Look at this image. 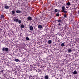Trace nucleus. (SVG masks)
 <instances>
[{
    "instance_id": "1a4fd4ad",
    "label": "nucleus",
    "mask_w": 79,
    "mask_h": 79,
    "mask_svg": "<svg viewBox=\"0 0 79 79\" xmlns=\"http://www.w3.org/2000/svg\"><path fill=\"white\" fill-rule=\"evenodd\" d=\"M52 43V40H49L48 41V44H50Z\"/></svg>"
},
{
    "instance_id": "4468645a",
    "label": "nucleus",
    "mask_w": 79,
    "mask_h": 79,
    "mask_svg": "<svg viewBox=\"0 0 79 79\" xmlns=\"http://www.w3.org/2000/svg\"><path fill=\"white\" fill-rule=\"evenodd\" d=\"M15 61H16V62H18V61H19V59H15Z\"/></svg>"
},
{
    "instance_id": "412c9836",
    "label": "nucleus",
    "mask_w": 79,
    "mask_h": 79,
    "mask_svg": "<svg viewBox=\"0 0 79 79\" xmlns=\"http://www.w3.org/2000/svg\"><path fill=\"white\" fill-rule=\"evenodd\" d=\"M55 12H57V11H58V9H55Z\"/></svg>"
},
{
    "instance_id": "dca6fc26",
    "label": "nucleus",
    "mask_w": 79,
    "mask_h": 79,
    "mask_svg": "<svg viewBox=\"0 0 79 79\" xmlns=\"http://www.w3.org/2000/svg\"><path fill=\"white\" fill-rule=\"evenodd\" d=\"M12 15H13L15 13V11L14 10H13L12 11Z\"/></svg>"
},
{
    "instance_id": "aec40b11",
    "label": "nucleus",
    "mask_w": 79,
    "mask_h": 79,
    "mask_svg": "<svg viewBox=\"0 0 79 79\" xmlns=\"http://www.w3.org/2000/svg\"><path fill=\"white\" fill-rule=\"evenodd\" d=\"M57 21H58V23H60L61 21V20H57Z\"/></svg>"
},
{
    "instance_id": "a211bd4d",
    "label": "nucleus",
    "mask_w": 79,
    "mask_h": 79,
    "mask_svg": "<svg viewBox=\"0 0 79 79\" xmlns=\"http://www.w3.org/2000/svg\"><path fill=\"white\" fill-rule=\"evenodd\" d=\"M61 46L62 47H64V43H62L61 45Z\"/></svg>"
},
{
    "instance_id": "cd10ccee",
    "label": "nucleus",
    "mask_w": 79,
    "mask_h": 79,
    "mask_svg": "<svg viewBox=\"0 0 79 79\" xmlns=\"http://www.w3.org/2000/svg\"><path fill=\"white\" fill-rule=\"evenodd\" d=\"M78 13L79 14V10L78 11Z\"/></svg>"
},
{
    "instance_id": "ddd939ff",
    "label": "nucleus",
    "mask_w": 79,
    "mask_h": 79,
    "mask_svg": "<svg viewBox=\"0 0 79 79\" xmlns=\"http://www.w3.org/2000/svg\"><path fill=\"white\" fill-rule=\"evenodd\" d=\"M16 13H21V11L20 10H17L16 11Z\"/></svg>"
},
{
    "instance_id": "f8f14e48",
    "label": "nucleus",
    "mask_w": 79,
    "mask_h": 79,
    "mask_svg": "<svg viewBox=\"0 0 79 79\" xmlns=\"http://www.w3.org/2000/svg\"><path fill=\"white\" fill-rule=\"evenodd\" d=\"M68 52L69 53H71V49H69L68 50Z\"/></svg>"
},
{
    "instance_id": "f3484780",
    "label": "nucleus",
    "mask_w": 79,
    "mask_h": 79,
    "mask_svg": "<svg viewBox=\"0 0 79 79\" xmlns=\"http://www.w3.org/2000/svg\"><path fill=\"white\" fill-rule=\"evenodd\" d=\"M26 40H29V38L28 37H26Z\"/></svg>"
},
{
    "instance_id": "9d476101",
    "label": "nucleus",
    "mask_w": 79,
    "mask_h": 79,
    "mask_svg": "<svg viewBox=\"0 0 79 79\" xmlns=\"http://www.w3.org/2000/svg\"><path fill=\"white\" fill-rule=\"evenodd\" d=\"M77 73V71H75L73 72V74H76Z\"/></svg>"
},
{
    "instance_id": "bb28decb",
    "label": "nucleus",
    "mask_w": 79,
    "mask_h": 79,
    "mask_svg": "<svg viewBox=\"0 0 79 79\" xmlns=\"http://www.w3.org/2000/svg\"><path fill=\"white\" fill-rule=\"evenodd\" d=\"M66 8H68V6H66Z\"/></svg>"
},
{
    "instance_id": "c85d7f7f",
    "label": "nucleus",
    "mask_w": 79,
    "mask_h": 79,
    "mask_svg": "<svg viewBox=\"0 0 79 79\" xmlns=\"http://www.w3.org/2000/svg\"><path fill=\"white\" fill-rule=\"evenodd\" d=\"M3 70H2V71H1V72H3Z\"/></svg>"
},
{
    "instance_id": "6e6552de",
    "label": "nucleus",
    "mask_w": 79,
    "mask_h": 79,
    "mask_svg": "<svg viewBox=\"0 0 79 79\" xmlns=\"http://www.w3.org/2000/svg\"><path fill=\"white\" fill-rule=\"evenodd\" d=\"M14 21H16V22H18V19H16V18H14Z\"/></svg>"
},
{
    "instance_id": "423d86ee",
    "label": "nucleus",
    "mask_w": 79,
    "mask_h": 79,
    "mask_svg": "<svg viewBox=\"0 0 79 79\" xmlns=\"http://www.w3.org/2000/svg\"><path fill=\"white\" fill-rule=\"evenodd\" d=\"M30 29L31 31H32L33 30V27L32 26H31L30 27Z\"/></svg>"
},
{
    "instance_id": "4be33fe9",
    "label": "nucleus",
    "mask_w": 79,
    "mask_h": 79,
    "mask_svg": "<svg viewBox=\"0 0 79 79\" xmlns=\"http://www.w3.org/2000/svg\"><path fill=\"white\" fill-rule=\"evenodd\" d=\"M64 18H66V14H64Z\"/></svg>"
},
{
    "instance_id": "9b49d317",
    "label": "nucleus",
    "mask_w": 79,
    "mask_h": 79,
    "mask_svg": "<svg viewBox=\"0 0 79 79\" xmlns=\"http://www.w3.org/2000/svg\"><path fill=\"white\" fill-rule=\"evenodd\" d=\"M44 77L45 79H48V76H45Z\"/></svg>"
},
{
    "instance_id": "6ab92c4d",
    "label": "nucleus",
    "mask_w": 79,
    "mask_h": 79,
    "mask_svg": "<svg viewBox=\"0 0 79 79\" xmlns=\"http://www.w3.org/2000/svg\"><path fill=\"white\" fill-rule=\"evenodd\" d=\"M21 27L22 28H24V25H21Z\"/></svg>"
},
{
    "instance_id": "b1692460",
    "label": "nucleus",
    "mask_w": 79,
    "mask_h": 79,
    "mask_svg": "<svg viewBox=\"0 0 79 79\" xmlns=\"http://www.w3.org/2000/svg\"><path fill=\"white\" fill-rule=\"evenodd\" d=\"M1 18H4V16H3V15H1Z\"/></svg>"
},
{
    "instance_id": "5701e85b",
    "label": "nucleus",
    "mask_w": 79,
    "mask_h": 79,
    "mask_svg": "<svg viewBox=\"0 0 79 79\" xmlns=\"http://www.w3.org/2000/svg\"><path fill=\"white\" fill-rule=\"evenodd\" d=\"M63 12H64L65 13H67V11H64V10H63Z\"/></svg>"
},
{
    "instance_id": "20e7f679",
    "label": "nucleus",
    "mask_w": 79,
    "mask_h": 79,
    "mask_svg": "<svg viewBox=\"0 0 79 79\" xmlns=\"http://www.w3.org/2000/svg\"><path fill=\"white\" fill-rule=\"evenodd\" d=\"M10 7V6H5V8H6V9H9Z\"/></svg>"
},
{
    "instance_id": "2eb2a0df",
    "label": "nucleus",
    "mask_w": 79,
    "mask_h": 79,
    "mask_svg": "<svg viewBox=\"0 0 79 79\" xmlns=\"http://www.w3.org/2000/svg\"><path fill=\"white\" fill-rule=\"evenodd\" d=\"M18 23H19V24H20V23H21V21L20 20H18Z\"/></svg>"
},
{
    "instance_id": "39448f33",
    "label": "nucleus",
    "mask_w": 79,
    "mask_h": 79,
    "mask_svg": "<svg viewBox=\"0 0 79 79\" xmlns=\"http://www.w3.org/2000/svg\"><path fill=\"white\" fill-rule=\"evenodd\" d=\"M62 9L63 11H64V10H65V7H64V6H63L62 7Z\"/></svg>"
},
{
    "instance_id": "7ed1b4c3",
    "label": "nucleus",
    "mask_w": 79,
    "mask_h": 79,
    "mask_svg": "<svg viewBox=\"0 0 79 79\" xmlns=\"http://www.w3.org/2000/svg\"><path fill=\"white\" fill-rule=\"evenodd\" d=\"M38 27L39 29H42V28H43V27H42V26L41 25H38Z\"/></svg>"
},
{
    "instance_id": "393cba45",
    "label": "nucleus",
    "mask_w": 79,
    "mask_h": 79,
    "mask_svg": "<svg viewBox=\"0 0 79 79\" xmlns=\"http://www.w3.org/2000/svg\"><path fill=\"white\" fill-rule=\"evenodd\" d=\"M56 15L57 16H60V15L59 14H57Z\"/></svg>"
},
{
    "instance_id": "f257e3e1",
    "label": "nucleus",
    "mask_w": 79,
    "mask_h": 79,
    "mask_svg": "<svg viewBox=\"0 0 79 79\" xmlns=\"http://www.w3.org/2000/svg\"><path fill=\"white\" fill-rule=\"evenodd\" d=\"M2 50L3 51V52H8V48H3L2 49Z\"/></svg>"
},
{
    "instance_id": "a878e982",
    "label": "nucleus",
    "mask_w": 79,
    "mask_h": 79,
    "mask_svg": "<svg viewBox=\"0 0 79 79\" xmlns=\"http://www.w3.org/2000/svg\"><path fill=\"white\" fill-rule=\"evenodd\" d=\"M58 26H60V25H61V24H60V23H58Z\"/></svg>"
},
{
    "instance_id": "f03ea898",
    "label": "nucleus",
    "mask_w": 79,
    "mask_h": 79,
    "mask_svg": "<svg viewBox=\"0 0 79 79\" xmlns=\"http://www.w3.org/2000/svg\"><path fill=\"white\" fill-rule=\"evenodd\" d=\"M27 19L29 21H31L32 19V17L30 16L28 17Z\"/></svg>"
},
{
    "instance_id": "0eeeda50",
    "label": "nucleus",
    "mask_w": 79,
    "mask_h": 79,
    "mask_svg": "<svg viewBox=\"0 0 79 79\" xmlns=\"http://www.w3.org/2000/svg\"><path fill=\"white\" fill-rule=\"evenodd\" d=\"M71 5V3L69 2H68V3H67L66 5V6L67 5L68 6H69V5Z\"/></svg>"
}]
</instances>
